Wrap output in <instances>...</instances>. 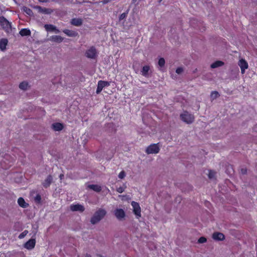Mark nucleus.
Returning a JSON list of instances; mask_svg holds the SVG:
<instances>
[{
  "instance_id": "1",
  "label": "nucleus",
  "mask_w": 257,
  "mask_h": 257,
  "mask_svg": "<svg viewBox=\"0 0 257 257\" xmlns=\"http://www.w3.org/2000/svg\"><path fill=\"white\" fill-rule=\"evenodd\" d=\"M106 212L103 209H99L96 211L91 217L90 222L92 224H95L101 220L106 215Z\"/></svg>"
},
{
  "instance_id": "2",
  "label": "nucleus",
  "mask_w": 257,
  "mask_h": 257,
  "mask_svg": "<svg viewBox=\"0 0 257 257\" xmlns=\"http://www.w3.org/2000/svg\"><path fill=\"white\" fill-rule=\"evenodd\" d=\"M181 120L188 124L192 123L194 120V115L185 111L180 114Z\"/></svg>"
},
{
  "instance_id": "3",
  "label": "nucleus",
  "mask_w": 257,
  "mask_h": 257,
  "mask_svg": "<svg viewBox=\"0 0 257 257\" xmlns=\"http://www.w3.org/2000/svg\"><path fill=\"white\" fill-rule=\"evenodd\" d=\"M0 25L6 32H9L11 29V24L4 16L0 17Z\"/></svg>"
},
{
  "instance_id": "4",
  "label": "nucleus",
  "mask_w": 257,
  "mask_h": 257,
  "mask_svg": "<svg viewBox=\"0 0 257 257\" xmlns=\"http://www.w3.org/2000/svg\"><path fill=\"white\" fill-rule=\"evenodd\" d=\"M158 144H153L149 146L146 150V153L148 154L158 153L160 150Z\"/></svg>"
},
{
  "instance_id": "5",
  "label": "nucleus",
  "mask_w": 257,
  "mask_h": 257,
  "mask_svg": "<svg viewBox=\"0 0 257 257\" xmlns=\"http://www.w3.org/2000/svg\"><path fill=\"white\" fill-rule=\"evenodd\" d=\"M85 56L90 59H95L97 56V52L94 46H91L85 52Z\"/></svg>"
},
{
  "instance_id": "6",
  "label": "nucleus",
  "mask_w": 257,
  "mask_h": 257,
  "mask_svg": "<svg viewBox=\"0 0 257 257\" xmlns=\"http://www.w3.org/2000/svg\"><path fill=\"white\" fill-rule=\"evenodd\" d=\"M131 204L133 207L134 214L139 218L141 216V210L139 204L135 201H132Z\"/></svg>"
},
{
  "instance_id": "7",
  "label": "nucleus",
  "mask_w": 257,
  "mask_h": 257,
  "mask_svg": "<svg viewBox=\"0 0 257 257\" xmlns=\"http://www.w3.org/2000/svg\"><path fill=\"white\" fill-rule=\"evenodd\" d=\"M110 85L109 82L106 81L99 80L98 82L96 93L99 94L102 90L103 88Z\"/></svg>"
},
{
  "instance_id": "8",
  "label": "nucleus",
  "mask_w": 257,
  "mask_h": 257,
  "mask_svg": "<svg viewBox=\"0 0 257 257\" xmlns=\"http://www.w3.org/2000/svg\"><path fill=\"white\" fill-rule=\"evenodd\" d=\"M36 242L35 238H31L24 244V247L28 250H32L35 247Z\"/></svg>"
},
{
  "instance_id": "9",
  "label": "nucleus",
  "mask_w": 257,
  "mask_h": 257,
  "mask_svg": "<svg viewBox=\"0 0 257 257\" xmlns=\"http://www.w3.org/2000/svg\"><path fill=\"white\" fill-rule=\"evenodd\" d=\"M238 64L240 68L241 73L244 74L245 70L247 69L248 67L247 62L244 59H241L239 60Z\"/></svg>"
},
{
  "instance_id": "10",
  "label": "nucleus",
  "mask_w": 257,
  "mask_h": 257,
  "mask_svg": "<svg viewBox=\"0 0 257 257\" xmlns=\"http://www.w3.org/2000/svg\"><path fill=\"white\" fill-rule=\"evenodd\" d=\"M70 209L72 211H79L82 212L84 211V207L79 204H72L70 206Z\"/></svg>"
},
{
  "instance_id": "11",
  "label": "nucleus",
  "mask_w": 257,
  "mask_h": 257,
  "mask_svg": "<svg viewBox=\"0 0 257 257\" xmlns=\"http://www.w3.org/2000/svg\"><path fill=\"white\" fill-rule=\"evenodd\" d=\"M114 215L119 220L123 218L125 215L124 210L122 209H116L114 211Z\"/></svg>"
},
{
  "instance_id": "12",
  "label": "nucleus",
  "mask_w": 257,
  "mask_h": 257,
  "mask_svg": "<svg viewBox=\"0 0 257 257\" xmlns=\"http://www.w3.org/2000/svg\"><path fill=\"white\" fill-rule=\"evenodd\" d=\"M51 127L54 131L59 132L63 129L64 125L62 123L55 122L52 124Z\"/></svg>"
},
{
  "instance_id": "13",
  "label": "nucleus",
  "mask_w": 257,
  "mask_h": 257,
  "mask_svg": "<svg viewBox=\"0 0 257 257\" xmlns=\"http://www.w3.org/2000/svg\"><path fill=\"white\" fill-rule=\"evenodd\" d=\"M212 238L215 240L221 241L224 239L225 236L221 232H215L213 233Z\"/></svg>"
},
{
  "instance_id": "14",
  "label": "nucleus",
  "mask_w": 257,
  "mask_h": 257,
  "mask_svg": "<svg viewBox=\"0 0 257 257\" xmlns=\"http://www.w3.org/2000/svg\"><path fill=\"white\" fill-rule=\"evenodd\" d=\"M45 30L48 32L55 31L56 33H59V30L55 26L51 24H46L44 26Z\"/></svg>"
},
{
  "instance_id": "15",
  "label": "nucleus",
  "mask_w": 257,
  "mask_h": 257,
  "mask_svg": "<svg viewBox=\"0 0 257 257\" xmlns=\"http://www.w3.org/2000/svg\"><path fill=\"white\" fill-rule=\"evenodd\" d=\"M53 180L52 176L51 175H49L47 176L46 179L43 182L42 185L43 187L45 188L49 187Z\"/></svg>"
},
{
  "instance_id": "16",
  "label": "nucleus",
  "mask_w": 257,
  "mask_h": 257,
  "mask_svg": "<svg viewBox=\"0 0 257 257\" xmlns=\"http://www.w3.org/2000/svg\"><path fill=\"white\" fill-rule=\"evenodd\" d=\"M63 32L69 37H75L78 35L77 32L68 29L63 30Z\"/></svg>"
},
{
  "instance_id": "17",
  "label": "nucleus",
  "mask_w": 257,
  "mask_h": 257,
  "mask_svg": "<svg viewBox=\"0 0 257 257\" xmlns=\"http://www.w3.org/2000/svg\"><path fill=\"white\" fill-rule=\"evenodd\" d=\"M71 23L75 26H80L82 24V20L79 18H73L71 20Z\"/></svg>"
},
{
  "instance_id": "18",
  "label": "nucleus",
  "mask_w": 257,
  "mask_h": 257,
  "mask_svg": "<svg viewBox=\"0 0 257 257\" xmlns=\"http://www.w3.org/2000/svg\"><path fill=\"white\" fill-rule=\"evenodd\" d=\"M18 203L20 206L24 208H27L29 206V204L27 203L22 197H20L18 199Z\"/></svg>"
},
{
  "instance_id": "19",
  "label": "nucleus",
  "mask_w": 257,
  "mask_h": 257,
  "mask_svg": "<svg viewBox=\"0 0 257 257\" xmlns=\"http://www.w3.org/2000/svg\"><path fill=\"white\" fill-rule=\"evenodd\" d=\"M8 43V41L7 39H2L0 40V49L2 51H4L6 49Z\"/></svg>"
},
{
  "instance_id": "20",
  "label": "nucleus",
  "mask_w": 257,
  "mask_h": 257,
  "mask_svg": "<svg viewBox=\"0 0 257 257\" xmlns=\"http://www.w3.org/2000/svg\"><path fill=\"white\" fill-rule=\"evenodd\" d=\"M50 40L54 42L60 43L63 41V38L60 36L54 35L51 37Z\"/></svg>"
},
{
  "instance_id": "21",
  "label": "nucleus",
  "mask_w": 257,
  "mask_h": 257,
  "mask_svg": "<svg viewBox=\"0 0 257 257\" xmlns=\"http://www.w3.org/2000/svg\"><path fill=\"white\" fill-rule=\"evenodd\" d=\"M88 188L96 192H100L102 189L100 186L95 184L89 185Z\"/></svg>"
},
{
  "instance_id": "22",
  "label": "nucleus",
  "mask_w": 257,
  "mask_h": 257,
  "mask_svg": "<svg viewBox=\"0 0 257 257\" xmlns=\"http://www.w3.org/2000/svg\"><path fill=\"white\" fill-rule=\"evenodd\" d=\"M150 70L149 66L146 65L143 67L141 70L142 75L144 76L147 77L148 76V72Z\"/></svg>"
},
{
  "instance_id": "23",
  "label": "nucleus",
  "mask_w": 257,
  "mask_h": 257,
  "mask_svg": "<svg viewBox=\"0 0 257 257\" xmlns=\"http://www.w3.org/2000/svg\"><path fill=\"white\" fill-rule=\"evenodd\" d=\"M19 33L22 36H28L31 35V31L28 29L24 28L21 29Z\"/></svg>"
},
{
  "instance_id": "24",
  "label": "nucleus",
  "mask_w": 257,
  "mask_h": 257,
  "mask_svg": "<svg viewBox=\"0 0 257 257\" xmlns=\"http://www.w3.org/2000/svg\"><path fill=\"white\" fill-rule=\"evenodd\" d=\"M224 64V62L223 61H216L214 62V63H213L211 65V67L212 68H217L218 67L222 66Z\"/></svg>"
},
{
  "instance_id": "25",
  "label": "nucleus",
  "mask_w": 257,
  "mask_h": 257,
  "mask_svg": "<svg viewBox=\"0 0 257 257\" xmlns=\"http://www.w3.org/2000/svg\"><path fill=\"white\" fill-rule=\"evenodd\" d=\"M28 86V83L26 81H23L19 84V88L22 90H26Z\"/></svg>"
},
{
  "instance_id": "26",
  "label": "nucleus",
  "mask_w": 257,
  "mask_h": 257,
  "mask_svg": "<svg viewBox=\"0 0 257 257\" xmlns=\"http://www.w3.org/2000/svg\"><path fill=\"white\" fill-rule=\"evenodd\" d=\"M219 94L217 91H212L211 93L210 97L212 100H214L219 96Z\"/></svg>"
},
{
  "instance_id": "27",
  "label": "nucleus",
  "mask_w": 257,
  "mask_h": 257,
  "mask_svg": "<svg viewBox=\"0 0 257 257\" xmlns=\"http://www.w3.org/2000/svg\"><path fill=\"white\" fill-rule=\"evenodd\" d=\"M23 10L27 15L29 16H31L33 14L32 11L28 8L24 7Z\"/></svg>"
},
{
  "instance_id": "28",
  "label": "nucleus",
  "mask_w": 257,
  "mask_h": 257,
  "mask_svg": "<svg viewBox=\"0 0 257 257\" xmlns=\"http://www.w3.org/2000/svg\"><path fill=\"white\" fill-rule=\"evenodd\" d=\"M216 175V172L212 170H209L208 174V177L209 179H213L215 177Z\"/></svg>"
},
{
  "instance_id": "29",
  "label": "nucleus",
  "mask_w": 257,
  "mask_h": 257,
  "mask_svg": "<svg viewBox=\"0 0 257 257\" xmlns=\"http://www.w3.org/2000/svg\"><path fill=\"white\" fill-rule=\"evenodd\" d=\"M165 61L163 58H161L159 59L158 61V64L161 67H162L165 65Z\"/></svg>"
},
{
  "instance_id": "30",
  "label": "nucleus",
  "mask_w": 257,
  "mask_h": 257,
  "mask_svg": "<svg viewBox=\"0 0 257 257\" xmlns=\"http://www.w3.org/2000/svg\"><path fill=\"white\" fill-rule=\"evenodd\" d=\"M28 231L26 230H24L23 232H22L19 236V238L20 239H22L23 238H24L26 235L27 234H28Z\"/></svg>"
},
{
  "instance_id": "31",
  "label": "nucleus",
  "mask_w": 257,
  "mask_h": 257,
  "mask_svg": "<svg viewBox=\"0 0 257 257\" xmlns=\"http://www.w3.org/2000/svg\"><path fill=\"white\" fill-rule=\"evenodd\" d=\"M35 200L37 203H40L41 201V196L39 194H37L35 197Z\"/></svg>"
},
{
  "instance_id": "32",
  "label": "nucleus",
  "mask_w": 257,
  "mask_h": 257,
  "mask_svg": "<svg viewBox=\"0 0 257 257\" xmlns=\"http://www.w3.org/2000/svg\"><path fill=\"white\" fill-rule=\"evenodd\" d=\"M207 239L205 237L202 236L199 238L198 240V243H202L206 242Z\"/></svg>"
},
{
  "instance_id": "33",
  "label": "nucleus",
  "mask_w": 257,
  "mask_h": 257,
  "mask_svg": "<svg viewBox=\"0 0 257 257\" xmlns=\"http://www.w3.org/2000/svg\"><path fill=\"white\" fill-rule=\"evenodd\" d=\"M125 176V173L124 171H121L118 174V177L120 179H123Z\"/></svg>"
},
{
  "instance_id": "34",
  "label": "nucleus",
  "mask_w": 257,
  "mask_h": 257,
  "mask_svg": "<svg viewBox=\"0 0 257 257\" xmlns=\"http://www.w3.org/2000/svg\"><path fill=\"white\" fill-rule=\"evenodd\" d=\"M125 188V187H124L123 186H120V187L117 188L116 191L119 193H121L124 191Z\"/></svg>"
},
{
  "instance_id": "35",
  "label": "nucleus",
  "mask_w": 257,
  "mask_h": 257,
  "mask_svg": "<svg viewBox=\"0 0 257 257\" xmlns=\"http://www.w3.org/2000/svg\"><path fill=\"white\" fill-rule=\"evenodd\" d=\"M126 17V14L125 13H123L119 16V20H122L124 19V18H125Z\"/></svg>"
},
{
  "instance_id": "36",
  "label": "nucleus",
  "mask_w": 257,
  "mask_h": 257,
  "mask_svg": "<svg viewBox=\"0 0 257 257\" xmlns=\"http://www.w3.org/2000/svg\"><path fill=\"white\" fill-rule=\"evenodd\" d=\"M183 68L181 67H178L177 68L176 70V72L178 74H180L181 72H183Z\"/></svg>"
},
{
  "instance_id": "37",
  "label": "nucleus",
  "mask_w": 257,
  "mask_h": 257,
  "mask_svg": "<svg viewBox=\"0 0 257 257\" xmlns=\"http://www.w3.org/2000/svg\"><path fill=\"white\" fill-rule=\"evenodd\" d=\"M241 172L242 174H245L247 173V170L246 169H241Z\"/></svg>"
},
{
  "instance_id": "38",
  "label": "nucleus",
  "mask_w": 257,
  "mask_h": 257,
  "mask_svg": "<svg viewBox=\"0 0 257 257\" xmlns=\"http://www.w3.org/2000/svg\"><path fill=\"white\" fill-rule=\"evenodd\" d=\"M64 177V175L62 174H61L60 175H59V178L61 180H62L63 179V178Z\"/></svg>"
},
{
  "instance_id": "39",
  "label": "nucleus",
  "mask_w": 257,
  "mask_h": 257,
  "mask_svg": "<svg viewBox=\"0 0 257 257\" xmlns=\"http://www.w3.org/2000/svg\"><path fill=\"white\" fill-rule=\"evenodd\" d=\"M132 1L134 3H135L136 2H137V0H132Z\"/></svg>"
},
{
  "instance_id": "40",
  "label": "nucleus",
  "mask_w": 257,
  "mask_h": 257,
  "mask_svg": "<svg viewBox=\"0 0 257 257\" xmlns=\"http://www.w3.org/2000/svg\"><path fill=\"white\" fill-rule=\"evenodd\" d=\"M86 257H91V256H90V255H88V254H87V255H86Z\"/></svg>"
}]
</instances>
